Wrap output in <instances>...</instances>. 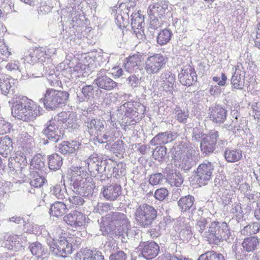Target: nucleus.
<instances>
[{"instance_id":"obj_1","label":"nucleus","mask_w":260,"mask_h":260,"mask_svg":"<svg viewBox=\"0 0 260 260\" xmlns=\"http://www.w3.org/2000/svg\"><path fill=\"white\" fill-rule=\"evenodd\" d=\"M41 107L26 96H22L14 103L11 108L13 116L25 122L34 121L41 115Z\"/></svg>"},{"instance_id":"obj_2","label":"nucleus","mask_w":260,"mask_h":260,"mask_svg":"<svg viewBox=\"0 0 260 260\" xmlns=\"http://www.w3.org/2000/svg\"><path fill=\"white\" fill-rule=\"evenodd\" d=\"M87 175L82 168L72 167L71 181L73 191L83 197L89 198L92 196L95 185L91 177H85Z\"/></svg>"},{"instance_id":"obj_3","label":"nucleus","mask_w":260,"mask_h":260,"mask_svg":"<svg viewBox=\"0 0 260 260\" xmlns=\"http://www.w3.org/2000/svg\"><path fill=\"white\" fill-rule=\"evenodd\" d=\"M70 116V113L66 112H61L58 114L54 118L48 120L44 125L42 133L47 138V140L45 144L48 143V141L53 143H56L61 140L63 136V131L59 127L61 123L64 124L66 120Z\"/></svg>"},{"instance_id":"obj_4","label":"nucleus","mask_w":260,"mask_h":260,"mask_svg":"<svg viewBox=\"0 0 260 260\" xmlns=\"http://www.w3.org/2000/svg\"><path fill=\"white\" fill-rule=\"evenodd\" d=\"M192 151L184 144H180L176 146L173 152L175 166L184 171L189 170L196 164L195 157L192 154Z\"/></svg>"},{"instance_id":"obj_5","label":"nucleus","mask_w":260,"mask_h":260,"mask_svg":"<svg viewBox=\"0 0 260 260\" xmlns=\"http://www.w3.org/2000/svg\"><path fill=\"white\" fill-rule=\"evenodd\" d=\"M69 94L67 91H62L53 89H47L40 103H43L44 107L48 110H55L62 107L67 102Z\"/></svg>"},{"instance_id":"obj_6","label":"nucleus","mask_w":260,"mask_h":260,"mask_svg":"<svg viewBox=\"0 0 260 260\" xmlns=\"http://www.w3.org/2000/svg\"><path fill=\"white\" fill-rule=\"evenodd\" d=\"M175 75L169 70H165L150 82V89L155 91L156 89L164 91L168 94H173L175 90Z\"/></svg>"},{"instance_id":"obj_7","label":"nucleus","mask_w":260,"mask_h":260,"mask_svg":"<svg viewBox=\"0 0 260 260\" xmlns=\"http://www.w3.org/2000/svg\"><path fill=\"white\" fill-rule=\"evenodd\" d=\"M111 158L103 160L96 154L91 155L87 160L88 170L91 172L96 171L100 174V180H105L112 177Z\"/></svg>"},{"instance_id":"obj_8","label":"nucleus","mask_w":260,"mask_h":260,"mask_svg":"<svg viewBox=\"0 0 260 260\" xmlns=\"http://www.w3.org/2000/svg\"><path fill=\"white\" fill-rule=\"evenodd\" d=\"M136 4L135 1L128 3H122L118 7L114 6L112 9V14H114L115 22L117 26L122 28L128 24L129 13L134 11Z\"/></svg>"},{"instance_id":"obj_9","label":"nucleus","mask_w":260,"mask_h":260,"mask_svg":"<svg viewBox=\"0 0 260 260\" xmlns=\"http://www.w3.org/2000/svg\"><path fill=\"white\" fill-rule=\"evenodd\" d=\"M52 253L57 256L66 257L73 252V246L71 243L70 238L61 237L58 240H52L48 242Z\"/></svg>"},{"instance_id":"obj_10","label":"nucleus","mask_w":260,"mask_h":260,"mask_svg":"<svg viewBox=\"0 0 260 260\" xmlns=\"http://www.w3.org/2000/svg\"><path fill=\"white\" fill-rule=\"evenodd\" d=\"M156 216V210L153 207L147 205L139 206L135 213L136 221L142 226L150 225Z\"/></svg>"},{"instance_id":"obj_11","label":"nucleus","mask_w":260,"mask_h":260,"mask_svg":"<svg viewBox=\"0 0 260 260\" xmlns=\"http://www.w3.org/2000/svg\"><path fill=\"white\" fill-rule=\"evenodd\" d=\"M167 57L161 53H154L146 59L145 69L147 74L151 75L158 74L167 62Z\"/></svg>"},{"instance_id":"obj_12","label":"nucleus","mask_w":260,"mask_h":260,"mask_svg":"<svg viewBox=\"0 0 260 260\" xmlns=\"http://www.w3.org/2000/svg\"><path fill=\"white\" fill-rule=\"evenodd\" d=\"M0 241H5L8 242V244H6L5 246L8 249L15 251L22 250L27 244V239L25 236L7 233L0 234Z\"/></svg>"},{"instance_id":"obj_13","label":"nucleus","mask_w":260,"mask_h":260,"mask_svg":"<svg viewBox=\"0 0 260 260\" xmlns=\"http://www.w3.org/2000/svg\"><path fill=\"white\" fill-rule=\"evenodd\" d=\"M108 70L101 69L98 71L93 83L98 88L107 91H111L117 88L118 83L106 75Z\"/></svg>"},{"instance_id":"obj_14","label":"nucleus","mask_w":260,"mask_h":260,"mask_svg":"<svg viewBox=\"0 0 260 260\" xmlns=\"http://www.w3.org/2000/svg\"><path fill=\"white\" fill-rule=\"evenodd\" d=\"M145 108L144 106L139 102H125L121 105L119 109V111L122 114L124 113L127 117L135 120L137 118V120L139 119V116L142 117L144 114Z\"/></svg>"},{"instance_id":"obj_15","label":"nucleus","mask_w":260,"mask_h":260,"mask_svg":"<svg viewBox=\"0 0 260 260\" xmlns=\"http://www.w3.org/2000/svg\"><path fill=\"white\" fill-rule=\"evenodd\" d=\"M219 138V133L215 129L211 130L203 137L200 143L201 151L205 155H209L215 150V146Z\"/></svg>"},{"instance_id":"obj_16","label":"nucleus","mask_w":260,"mask_h":260,"mask_svg":"<svg viewBox=\"0 0 260 260\" xmlns=\"http://www.w3.org/2000/svg\"><path fill=\"white\" fill-rule=\"evenodd\" d=\"M30 154L26 151H17L16 152L15 156L14 157V167H12L13 163L12 162L9 164V167L13 168L12 170H15L16 172L20 171V173L25 176L28 162L30 161L31 159Z\"/></svg>"},{"instance_id":"obj_17","label":"nucleus","mask_w":260,"mask_h":260,"mask_svg":"<svg viewBox=\"0 0 260 260\" xmlns=\"http://www.w3.org/2000/svg\"><path fill=\"white\" fill-rule=\"evenodd\" d=\"M85 69V66L81 63H78L74 67L67 66L61 70L60 73L63 78L68 79L69 81H67L65 79H63L62 81L66 82L67 86L71 85L75 79L83 75V71Z\"/></svg>"},{"instance_id":"obj_18","label":"nucleus","mask_w":260,"mask_h":260,"mask_svg":"<svg viewBox=\"0 0 260 260\" xmlns=\"http://www.w3.org/2000/svg\"><path fill=\"white\" fill-rule=\"evenodd\" d=\"M214 170L213 164L205 161L200 164L197 169V182L200 186L205 185L210 179Z\"/></svg>"},{"instance_id":"obj_19","label":"nucleus","mask_w":260,"mask_h":260,"mask_svg":"<svg viewBox=\"0 0 260 260\" xmlns=\"http://www.w3.org/2000/svg\"><path fill=\"white\" fill-rule=\"evenodd\" d=\"M81 93H77V100L80 103L91 101L93 99L100 98L103 91L93 85H85L81 88Z\"/></svg>"},{"instance_id":"obj_20","label":"nucleus","mask_w":260,"mask_h":260,"mask_svg":"<svg viewBox=\"0 0 260 260\" xmlns=\"http://www.w3.org/2000/svg\"><path fill=\"white\" fill-rule=\"evenodd\" d=\"M106 220L110 222L108 228H111L113 225L115 228H128L131 226V222L126 215L121 212H112L106 215Z\"/></svg>"},{"instance_id":"obj_21","label":"nucleus","mask_w":260,"mask_h":260,"mask_svg":"<svg viewBox=\"0 0 260 260\" xmlns=\"http://www.w3.org/2000/svg\"><path fill=\"white\" fill-rule=\"evenodd\" d=\"M168 4L169 2L167 1L159 0L153 5H151L148 10V13L150 19H152V17L159 18V19L165 17L166 14L169 12Z\"/></svg>"},{"instance_id":"obj_22","label":"nucleus","mask_w":260,"mask_h":260,"mask_svg":"<svg viewBox=\"0 0 260 260\" xmlns=\"http://www.w3.org/2000/svg\"><path fill=\"white\" fill-rule=\"evenodd\" d=\"M105 124L106 122L103 119L87 118L84 125L86 131L90 136H95L103 131Z\"/></svg>"},{"instance_id":"obj_23","label":"nucleus","mask_w":260,"mask_h":260,"mask_svg":"<svg viewBox=\"0 0 260 260\" xmlns=\"http://www.w3.org/2000/svg\"><path fill=\"white\" fill-rule=\"evenodd\" d=\"M197 75L194 69L190 66L183 67L178 74V79L181 84L186 86L193 85L197 81Z\"/></svg>"},{"instance_id":"obj_24","label":"nucleus","mask_w":260,"mask_h":260,"mask_svg":"<svg viewBox=\"0 0 260 260\" xmlns=\"http://www.w3.org/2000/svg\"><path fill=\"white\" fill-rule=\"evenodd\" d=\"M141 254L146 259H151L156 256L159 251L158 245L154 242L141 243L139 246Z\"/></svg>"},{"instance_id":"obj_25","label":"nucleus","mask_w":260,"mask_h":260,"mask_svg":"<svg viewBox=\"0 0 260 260\" xmlns=\"http://www.w3.org/2000/svg\"><path fill=\"white\" fill-rule=\"evenodd\" d=\"M209 118L214 123L221 124L226 118L227 110L221 106L215 105L209 109Z\"/></svg>"},{"instance_id":"obj_26","label":"nucleus","mask_w":260,"mask_h":260,"mask_svg":"<svg viewBox=\"0 0 260 260\" xmlns=\"http://www.w3.org/2000/svg\"><path fill=\"white\" fill-rule=\"evenodd\" d=\"M17 80L7 75H2L0 77V89L5 95L14 93Z\"/></svg>"},{"instance_id":"obj_27","label":"nucleus","mask_w":260,"mask_h":260,"mask_svg":"<svg viewBox=\"0 0 260 260\" xmlns=\"http://www.w3.org/2000/svg\"><path fill=\"white\" fill-rule=\"evenodd\" d=\"M64 221L69 225L73 226H85V216L80 212L74 211L65 216Z\"/></svg>"},{"instance_id":"obj_28","label":"nucleus","mask_w":260,"mask_h":260,"mask_svg":"<svg viewBox=\"0 0 260 260\" xmlns=\"http://www.w3.org/2000/svg\"><path fill=\"white\" fill-rule=\"evenodd\" d=\"M177 137V133L170 131L161 132L150 141L152 145L166 144L174 141Z\"/></svg>"},{"instance_id":"obj_29","label":"nucleus","mask_w":260,"mask_h":260,"mask_svg":"<svg viewBox=\"0 0 260 260\" xmlns=\"http://www.w3.org/2000/svg\"><path fill=\"white\" fill-rule=\"evenodd\" d=\"M245 73L244 71L236 68L233 74L231 84L233 90H243L245 87Z\"/></svg>"},{"instance_id":"obj_30","label":"nucleus","mask_w":260,"mask_h":260,"mask_svg":"<svg viewBox=\"0 0 260 260\" xmlns=\"http://www.w3.org/2000/svg\"><path fill=\"white\" fill-rule=\"evenodd\" d=\"M142 57V54L138 53L127 58L124 64L126 71L129 73L136 72L140 67Z\"/></svg>"},{"instance_id":"obj_31","label":"nucleus","mask_w":260,"mask_h":260,"mask_svg":"<svg viewBox=\"0 0 260 260\" xmlns=\"http://www.w3.org/2000/svg\"><path fill=\"white\" fill-rule=\"evenodd\" d=\"M102 192L107 200L113 201L121 194V187L117 184L104 186Z\"/></svg>"},{"instance_id":"obj_32","label":"nucleus","mask_w":260,"mask_h":260,"mask_svg":"<svg viewBox=\"0 0 260 260\" xmlns=\"http://www.w3.org/2000/svg\"><path fill=\"white\" fill-rule=\"evenodd\" d=\"M80 145L77 141H63L58 145L57 151L63 155L74 153L79 149Z\"/></svg>"},{"instance_id":"obj_33","label":"nucleus","mask_w":260,"mask_h":260,"mask_svg":"<svg viewBox=\"0 0 260 260\" xmlns=\"http://www.w3.org/2000/svg\"><path fill=\"white\" fill-rule=\"evenodd\" d=\"M19 140L22 150L32 154L35 146L33 138L26 133H22L19 137Z\"/></svg>"},{"instance_id":"obj_34","label":"nucleus","mask_w":260,"mask_h":260,"mask_svg":"<svg viewBox=\"0 0 260 260\" xmlns=\"http://www.w3.org/2000/svg\"><path fill=\"white\" fill-rule=\"evenodd\" d=\"M131 26L134 31L137 34V33H141V31L143 32V28L144 24V17L143 15H141L139 12H133L131 15Z\"/></svg>"},{"instance_id":"obj_35","label":"nucleus","mask_w":260,"mask_h":260,"mask_svg":"<svg viewBox=\"0 0 260 260\" xmlns=\"http://www.w3.org/2000/svg\"><path fill=\"white\" fill-rule=\"evenodd\" d=\"M29 179L30 188L28 189V191L31 194L36 193L37 190H39L43 186L46 181L45 178L40 175L38 172L34 174V176Z\"/></svg>"},{"instance_id":"obj_36","label":"nucleus","mask_w":260,"mask_h":260,"mask_svg":"<svg viewBox=\"0 0 260 260\" xmlns=\"http://www.w3.org/2000/svg\"><path fill=\"white\" fill-rule=\"evenodd\" d=\"M77 256L79 260H104V257L101 252L96 251L93 253L91 250L87 249L78 252Z\"/></svg>"},{"instance_id":"obj_37","label":"nucleus","mask_w":260,"mask_h":260,"mask_svg":"<svg viewBox=\"0 0 260 260\" xmlns=\"http://www.w3.org/2000/svg\"><path fill=\"white\" fill-rule=\"evenodd\" d=\"M194 198L191 195L181 197L178 201V205L182 212H186L195 209L193 207Z\"/></svg>"},{"instance_id":"obj_38","label":"nucleus","mask_w":260,"mask_h":260,"mask_svg":"<svg viewBox=\"0 0 260 260\" xmlns=\"http://www.w3.org/2000/svg\"><path fill=\"white\" fill-rule=\"evenodd\" d=\"M12 141L8 136L0 138V154L6 157L13 150Z\"/></svg>"},{"instance_id":"obj_39","label":"nucleus","mask_w":260,"mask_h":260,"mask_svg":"<svg viewBox=\"0 0 260 260\" xmlns=\"http://www.w3.org/2000/svg\"><path fill=\"white\" fill-rule=\"evenodd\" d=\"M259 244V241L256 236L246 238L242 243L243 249L248 252L255 250Z\"/></svg>"},{"instance_id":"obj_40","label":"nucleus","mask_w":260,"mask_h":260,"mask_svg":"<svg viewBox=\"0 0 260 260\" xmlns=\"http://www.w3.org/2000/svg\"><path fill=\"white\" fill-rule=\"evenodd\" d=\"M225 160L229 162L239 161L242 157V151L239 149L226 148L224 152Z\"/></svg>"},{"instance_id":"obj_41","label":"nucleus","mask_w":260,"mask_h":260,"mask_svg":"<svg viewBox=\"0 0 260 260\" xmlns=\"http://www.w3.org/2000/svg\"><path fill=\"white\" fill-rule=\"evenodd\" d=\"M67 211L65 204L61 202H56L52 204L50 209V214L52 216L58 217L64 214Z\"/></svg>"},{"instance_id":"obj_42","label":"nucleus","mask_w":260,"mask_h":260,"mask_svg":"<svg viewBox=\"0 0 260 260\" xmlns=\"http://www.w3.org/2000/svg\"><path fill=\"white\" fill-rule=\"evenodd\" d=\"M29 169L32 170V172L40 171L42 172L45 169V159L40 155H37L32 158H31Z\"/></svg>"},{"instance_id":"obj_43","label":"nucleus","mask_w":260,"mask_h":260,"mask_svg":"<svg viewBox=\"0 0 260 260\" xmlns=\"http://www.w3.org/2000/svg\"><path fill=\"white\" fill-rule=\"evenodd\" d=\"M48 161L49 168L53 171L59 170L62 165V158L57 153L49 155Z\"/></svg>"},{"instance_id":"obj_44","label":"nucleus","mask_w":260,"mask_h":260,"mask_svg":"<svg viewBox=\"0 0 260 260\" xmlns=\"http://www.w3.org/2000/svg\"><path fill=\"white\" fill-rule=\"evenodd\" d=\"M50 193L57 199L63 200L67 194L64 184H56L50 188Z\"/></svg>"},{"instance_id":"obj_45","label":"nucleus","mask_w":260,"mask_h":260,"mask_svg":"<svg viewBox=\"0 0 260 260\" xmlns=\"http://www.w3.org/2000/svg\"><path fill=\"white\" fill-rule=\"evenodd\" d=\"M110 166H112L111 173L112 176L117 178L118 177L122 176L125 175V164L122 162L117 163L116 161H114L111 159Z\"/></svg>"},{"instance_id":"obj_46","label":"nucleus","mask_w":260,"mask_h":260,"mask_svg":"<svg viewBox=\"0 0 260 260\" xmlns=\"http://www.w3.org/2000/svg\"><path fill=\"white\" fill-rule=\"evenodd\" d=\"M172 35L173 33L170 29H163L158 34L156 42L161 46L165 45L169 42Z\"/></svg>"},{"instance_id":"obj_47","label":"nucleus","mask_w":260,"mask_h":260,"mask_svg":"<svg viewBox=\"0 0 260 260\" xmlns=\"http://www.w3.org/2000/svg\"><path fill=\"white\" fill-rule=\"evenodd\" d=\"M166 179L171 186H179L183 183V179L179 173H169Z\"/></svg>"},{"instance_id":"obj_48","label":"nucleus","mask_w":260,"mask_h":260,"mask_svg":"<svg viewBox=\"0 0 260 260\" xmlns=\"http://www.w3.org/2000/svg\"><path fill=\"white\" fill-rule=\"evenodd\" d=\"M173 114L176 120L179 122L185 123L189 117V113L187 110L182 109L179 107H177L174 112Z\"/></svg>"},{"instance_id":"obj_49","label":"nucleus","mask_w":260,"mask_h":260,"mask_svg":"<svg viewBox=\"0 0 260 260\" xmlns=\"http://www.w3.org/2000/svg\"><path fill=\"white\" fill-rule=\"evenodd\" d=\"M167 149L165 146H157L153 150L152 155L153 158L159 161H165L166 159Z\"/></svg>"},{"instance_id":"obj_50","label":"nucleus","mask_w":260,"mask_h":260,"mask_svg":"<svg viewBox=\"0 0 260 260\" xmlns=\"http://www.w3.org/2000/svg\"><path fill=\"white\" fill-rule=\"evenodd\" d=\"M198 260H224L222 254L214 251H208L201 254Z\"/></svg>"},{"instance_id":"obj_51","label":"nucleus","mask_w":260,"mask_h":260,"mask_svg":"<svg viewBox=\"0 0 260 260\" xmlns=\"http://www.w3.org/2000/svg\"><path fill=\"white\" fill-rule=\"evenodd\" d=\"M206 237L210 243L218 244L219 243V234L217 229H208Z\"/></svg>"},{"instance_id":"obj_52","label":"nucleus","mask_w":260,"mask_h":260,"mask_svg":"<svg viewBox=\"0 0 260 260\" xmlns=\"http://www.w3.org/2000/svg\"><path fill=\"white\" fill-rule=\"evenodd\" d=\"M113 208L112 205L108 203H98L94 206L93 212L94 213L104 214Z\"/></svg>"},{"instance_id":"obj_53","label":"nucleus","mask_w":260,"mask_h":260,"mask_svg":"<svg viewBox=\"0 0 260 260\" xmlns=\"http://www.w3.org/2000/svg\"><path fill=\"white\" fill-rule=\"evenodd\" d=\"M29 249L32 255L38 257H41L45 254L44 250L42 244L38 242L30 244L29 246Z\"/></svg>"},{"instance_id":"obj_54","label":"nucleus","mask_w":260,"mask_h":260,"mask_svg":"<svg viewBox=\"0 0 260 260\" xmlns=\"http://www.w3.org/2000/svg\"><path fill=\"white\" fill-rule=\"evenodd\" d=\"M67 128L69 129H76L78 127L77 116L74 113H70V116L64 123Z\"/></svg>"},{"instance_id":"obj_55","label":"nucleus","mask_w":260,"mask_h":260,"mask_svg":"<svg viewBox=\"0 0 260 260\" xmlns=\"http://www.w3.org/2000/svg\"><path fill=\"white\" fill-rule=\"evenodd\" d=\"M244 127V124L239 122L238 120V118L236 117L235 120L232 121L231 124L229 126L228 129L229 130H232L235 133L238 134V132H243Z\"/></svg>"},{"instance_id":"obj_56","label":"nucleus","mask_w":260,"mask_h":260,"mask_svg":"<svg viewBox=\"0 0 260 260\" xmlns=\"http://www.w3.org/2000/svg\"><path fill=\"white\" fill-rule=\"evenodd\" d=\"M179 232V237L183 241H188L192 235L191 229H177Z\"/></svg>"},{"instance_id":"obj_57","label":"nucleus","mask_w":260,"mask_h":260,"mask_svg":"<svg viewBox=\"0 0 260 260\" xmlns=\"http://www.w3.org/2000/svg\"><path fill=\"white\" fill-rule=\"evenodd\" d=\"M81 196L78 194L71 196L69 198V202L73 207H75L83 205L85 201Z\"/></svg>"},{"instance_id":"obj_58","label":"nucleus","mask_w":260,"mask_h":260,"mask_svg":"<svg viewBox=\"0 0 260 260\" xmlns=\"http://www.w3.org/2000/svg\"><path fill=\"white\" fill-rule=\"evenodd\" d=\"M0 54L2 56V59H0V62L7 60L11 55V52L4 42H0Z\"/></svg>"},{"instance_id":"obj_59","label":"nucleus","mask_w":260,"mask_h":260,"mask_svg":"<svg viewBox=\"0 0 260 260\" xmlns=\"http://www.w3.org/2000/svg\"><path fill=\"white\" fill-rule=\"evenodd\" d=\"M127 258V254L124 251L118 250L110 254L109 260H126Z\"/></svg>"},{"instance_id":"obj_60","label":"nucleus","mask_w":260,"mask_h":260,"mask_svg":"<svg viewBox=\"0 0 260 260\" xmlns=\"http://www.w3.org/2000/svg\"><path fill=\"white\" fill-rule=\"evenodd\" d=\"M111 150L118 154L123 153L125 151L124 143L122 140H117L114 142L111 147Z\"/></svg>"},{"instance_id":"obj_61","label":"nucleus","mask_w":260,"mask_h":260,"mask_svg":"<svg viewBox=\"0 0 260 260\" xmlns=\"http://www.w3.org/2000/svg\"><path fill=\"white\" fill-rule=\"evenodd\" d=\"M158 19L159 18H154V17H152V19H150V26L148 29L151 34L153 33V31L157 30L161 26L162 21Z\"/></svg>"},{"instance_id":"obj_62","label":"nucleus","mask_w":260,"mask_h":260,"mask_svg":"<svg viewBox=\"0 0 260 260\" xmlns=\"http://www.w3.org/2000/svg\"><path fill=\"white\" fill-rule=\"evenodd\" d=\"M95 136V141L101 144L109 141L111 138V133L109 131H107L104 134L99 133Z\"/></svg>"},{"instance_id":"obj_63","label":"nucleus","mask_w":260,"mask_h":260,"mask_svg":"<svg viewBox=\"0 0 260 260\" xmlns=\"http://www.w3.org/2000/svg\"><path fill=\"white\" fill-rule=\"evenodd\" d=\"M164 176L161 173H156L151 175L149 182L152 185H156L162 181Z\"/></svg>"},{"instance_id":"obj_64","label":"nucleus","mask_w":260,"mask_h":260,"mask_svg":"<svg viewBox=\"0 0 260 260\" xmlns=\"http://www.w3.org/2000/svg\"><path fill=\"white\" fill-rule=\"evenodd\" d=\"M168 195V191L165 188L157 189L154 193V197L157 200L162 201Z\"/></svg>"}]
</instances>
